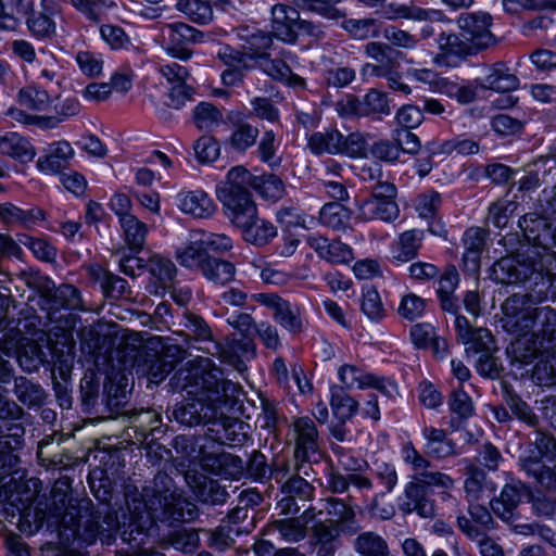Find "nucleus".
Wrapping results in <instances>:
<instances>
[{
    "mask_svg": "<svg viewBox=\"0 0 556 556\" xmlns=\"http://www.w3.org/2000/svg\"><path fill=\"white\" fill-rule=\"evenodd\" d=\"M201 467L213 475L235 477L241 472V459L229 453H203Z\"/></svg>",
    "mask_w": 556,
    "mask_h": 556,
    "instance_id": "obj_24",
    "label": "nucleus"
},
{
    "mask_svg": "<svg viewBox=\"0 0 556 556\" xmlns=\"http://www.w3.org/2000/svg\"><path fill=\"white\" fill-rule=\"evenodd\" d=\"M193 122L201 130H211L223 122V113L208 102H200L193 110Z\"/></svg>",
    "mask_w": 556,
    "mask_h": 556,
    "instance_id": "obj_50",
    "label": "nucleus"
},
{
    "mask_svg": "<svg viewBox=\"0 0 556 556\" xmlns=\"http://www.w3.org/2000/svg\"><path fill=\"white\" fill-rule=\"evenodd\" d=\"M164 542L176 551L189 554L199 547L200 538L197 530L181 527L169 532Z\"/></svg>",
    "mask_w": 556,
    "mask_h": 556,
    "instance_id": "obj_43",
    "label": "nucleus"
},
{
    "mask_svg": "<svg viewBox=\"0 0 556 556\" xmlns=\"http://www.w3.org/2000/svg\"><path fill=\"white\" fill-rule=\"evenodd\" d=\"M201 240L205 247L206 252L208 250L216 253H224L232 249V240L225 233H213L207 232L204 229H193L191 231V238Z\"/></svg>",
    "mask_w": 556,
    "mask_h": 556,
    "instance_id": "obj_55",
    "label": "nucleus"
},
{
    "mask_svg": "<svg viewBox=\"0 0 556 556\" xmlns=\"http://www.w3.org/2000/svg\"><path fill=\"white\" fill-rule=\"evenodd\" d=\"M17 102L22 108L43 111L50 103V96L46 90L36 86H26L18 91Z\"/></svg>",
    "mask_w": 556,
    "mask_h": 556,
    "instance_id": "obj_51",
    "label": "nucleus"
},
{
    "mask_svg": "<svg viewBox=\"0 0 556 556\" xmlns=\"http://www.w3.org/2000/svg\"><path fill=\"white\" fill-rule=\"evenodd\" d=\"M547 351L548 350L543 344H541V342L532 333L530 336L522 334L518 337L507 348V354L511 362L519 363L521 365L532 363L541 353Z\"/></svg>",
    "mask_w": 556,
    "mask_h": 556,
    "instance_id": "obj_25",
    "label": "nucleus"
},
{
    "mask_svg": "<svg viewBox=\"0 0 556 556\" xmlns=\"http://www.w3.org/2000/svg\"><path fill=\"white\" fill-rule=\"evenodd\" d=\"M201 271L210 281L217 285H226L233 280L236 268L235 265L228 261L211 256L208 261H206V264L203 265Z\"/></svg>",
    "mask_w": 556,
    "mask_h": 556,
    "instance_id": "obj_41",
    "label": "nucleus"
},
{
    "mask_svg": "<svg viewBox=\"0 0 556 556\" xmlns=\"http://www.w3.org/2000/svg\"><path fill=\"white\" fill-rule=\"evenodd\" d=\"M455 488V480L442 471L428 470L417 480H412L405 486L404 498L400 508L405 514L416 511L424 518H431L435 514L434 503L427 495V489L439 490L443 501L452 498L451 490Z\"/></svg>",
    "mask_w": 556,
    "mask_h": 556,
    "instance_id": "obj_4",
    "label": "nucleus"
},
{
    "mask_svg": "<svg viewBox=\"0 0 556 556\" xmlns=\"http://www.w3.org/2000/svg\"><path fill=\"white\" fill-rule=\"evenodd\" d=\"M55 10L43 1L39 9H31L26 17V26L29 33L39 40L52 38L56 33L54 21Z\"/></svg>",
    "mask_w": 556,
    "mask_h": 556,
    "instance_id": "obj_17",
    "label": "nucleus"
},
{
    "mask_svg": "<svg viewBox=\"0 0 556 556\" xmlns=\"http://www.w3.org/2000/svg\"><path fill=\"white\" fill-rule=\"evenodd\" d=\"M424 239V231L410 229L402 232L391 248L394 262L406 263L417 256Z\"/></svg>",
    "mask_w": 556,
    "mask_h": 556,
    "instance_id": "obj_27",
    "label": "nucleus"
},
{
    "mask_svg": "<svg viewBox=\"0 0 556 556\" xmlns=\"http://www.w3.org/2000/svg\"><path fill=\"white\" fill-rule=\"evenodd\" d=\"M147 268L161 285L163 290L174 281L176 275L175 264L161 255H153L147 263Z\"/></svg>",
    "mask_w": 556,
    "mask_h": 556,
    "instance_id": "obj_47",
    "label": "nucleus"
},
{
    "mask_svg": "<svg viewBox=\"0 0 556 556\" xmlns=\"http://www.w3.org/2000/svg\"><path fill=\"white\" fill-rule=\"evenodd\" d=\"M402 457L404 463L414 471L413 480H417L418 477H421V473H426L431 467V462L412 442H406L403 445Z\"/></svg>",
    "mask_w": 556,
    "mask_h": 556,
    "instance_id": "obj_58",
    "label": "nucleus"
},
{
    "mask_svg": "<svg viewBox=\"0 0 556 556\" xmlns=\"http://www.w3.org/2000/svg\"><path fill=\"white\" fill-rule=\"evenodd\" d=\"M252 187L262 198L274 202L282 199L286 194L283 181L274 174L254 177Z\"/></svg>",
    "mask_w": 556,
    "mask_h": 556,
    "instance_id": "obj_44",
    "label": "nucleus"
},
{
    "mask_svg": "<svg viewBox=\"0 0 556 556\" xmlns=\"http://www.w3.org/2000/svg\"><path fill=\"white\" fill-rule=\"evenodd\" d=\"M519 227L532 245L516 255L500 258L493 265L496 281L504 285L551 281L556 277V252L548 247L554 244L551 223L536 213H528L520 218Z\"/></svg>",
    "mask_w": 556,
    "mask_h": 556,
    "instance_id": "obj_3",
    "label": "nucleus"
},
{
    "mask_svg": "<svg viewBox=\"0 0 556 556\" xmlns=\"http://www.w3.org/2000/svg\"><path fill=\"white\" fill-rule=\"evenodd\" d=\"M343 135L337 129L315 132L309 137L308 147L315 154L342 152Z\"/></svg>",
    "mask_w": 556,
    "mask_h": 556,
    "instance_id": "obj_40",
    "label": "nucleus"
},
{
    "mask_svg": "<svg viewBox=\"0 0 556 556\" xmlns=\"http://www.w3.org/2000/svg\"><path fill=\"white\" fill-rule=\"evenodd\" d=\"M186 336V341L190 345V340L194 341H212L213 332L204 318L198 314L186 311L180 323Z\"/></svg>",
    "mask_w": 556,
    "mask_h": 556,
    "instance_id": "obj_37",
    "label": "nucleus"
},
{
    "mask_svg": "<svg viewBox=\"0 0 556 556\" xmlns=\"http://www.w3.org/2000/svg\"><path fill=\"white\" fill-rule=\"evenodd\" d=\"M177 200L180 211L195 218H210L216 211L214 201L203 190L182 191Z\"/></svg>",
    "mask_w": 556,
    "mask_h": 556,
    "instance_id": "obj_22",
    "label": "nucleus"
},
{
    "mask_svg": "<svg viewBox=\"0 0 556 556\" xmlns=\"http://www.w3.org/2000/svg\"><path fill=\"white\" fill-rule=\"evenodd\" d=\"M421 434L425 439V453L429 457L444 459L458 455L455 443L448 439L444 429L426 426Z\"/></svg>",
    "mask_w": 556,
    "mask_h": 556,
    "instance_id": "obj_19",
    "label": "nucleus"
},
{
    "mask_svg": "<svg viewBox=\"0 0 556 556\" xmlns=\"http://www.w3.org/2000/svg\"><path fill=\"white\" fill-rule=\"evenodd\" d=\"M330 393V406L334 416L342 421L351 419L358 409V402L340 386H332Z\"/></svg>",
    "mask_w": 556,
    "mask_h": 556,
    "instance_id": "obj_38",
    "label": "nucleus"
},
{
    "mask_svg": "<svg viewBox=\"0 0 556 556\" xmlns=\"http://www.w3.org/2000/svg\"><path fill=\"white\" fill-rule=\"evenodd\" d=\"M532 334L547 350L556 345V309L551 306L536 307V329Z\"/></svg>",
    "mask_w": 556,
    "mask_h": 556,
    "instance_id": "obj_32",
    "label": "nucleus"
},
{
    "mask_svg": "<svg viewBox=\"0 0 556 556\" xmlns=\"http://www.w3.org/2000/svg\"><path fill=\"white\" fill-rule=\"evenodd\" d=\"M23 277L25 283L40 295V305L46 303V300L49 299L56 288L55 283L49 277L38 271H25L23 273Z\"/></svg>",
    "mask_w": 556,
    "mask_h": 556,
    "instance_id": "obj_63",
    "label": "nucleus"
},
{
    "mask_svg": "<svg viewBox=\"0 0 556 556\" xmlns=\"http://www.w3.org/2000/svg\"><path fill=\"white\" fill-rule=\"evenodd\" d=\"M243 239L254 245H265L277 236L276 227L256 217L249 226L241 229Z\"/></svg>",
    "mask_w": 556,
    "mask_h": 556,
    "instance_id": "obj_42",
    "label": "nucleus"
},
{
    "mask_svg": "<svg viewBox=\"0 0 556 556\" xmlns=\"http://www.w3.org/2000/svg\"><path fill=\"white\" fill-rule=\"evenodd\" d=\"M326 515L328 526H331L345 535H354L361 529L354 509L343 501L330 497L320 500L316 515Z\"/></svg>",
    "mask_w": 556,
    "mask_h": 556,
    "instance_id": "obj_12",
    "label": "nucleus"
},
{
    "mask_svg": "<svg viewBox=\"0 0 556 556\" xmlns=\"http://www.w3.org/2000/svg\"><path fill=\"white\" fill-rule=\"evenodd\" d=\"M359 215L363 219L394 220L399 216V206L394 200L383 198H370L359 205Z\"/></svg>",
    "mask_w": 556,
    "mask_h": 556,
    "instance_id": "obj_28",
    "label": "nucleus"
},
{
    "mask_svg": "<svg viewBox=\"0 0 556 556\" xmlns=\"http://www.w3.org/2000/svg\"><path fill=\"white\" fill-rule=\"evenodd\" d=\"M361 309L374 321H379L386 316L380 294L375 288L368 287L363 290Z\"/></svg>",
    "mask_w": 556,
    "mask_h": 556,
    "instance_id": "obj_56",
    "label": "nucleus"
},
{
    "mask_svg": "<svg viewBox=\"0 0 556 556\" xmlns=\"http://www.w3.org/2000/svg\"><path fill=\"white\" fill-rule=\"evenodd\" d=\"M0 151L22 162L31 161L35 156V149L15 131L0 130Z\"/></svg>",
    "mask_w": 556,
    "mask_h": 556,
    "instance_id": "obj_30",
    "label": "nucleus"
},
{
    "mask_svg": "<svg viewBox=\"0 0 556 556\" xmlns=\"http://www.w3.org/2000/svg\"><path fill=\"white\" fill-rule=\"evenodd\" d=\"M299 11L287 4H276L271 9V29L274 35L288 43L296 39Z\"/></svg>",
    "mask_w": 556,
    "mask_h": 556,
    "instance_id": "obj_16",
    "label": "nucleus"
},
{
    "mask_svg": "<svg viewBox=\"0 0 556 556\" xmlns=\"http://www.w3.org/2000/svg\"><path fill=\"white\" fill-rule=\"evenodd\" d=\"M426 308L427 301L424 298L409 292L402 296L397 306V314L405 320L414 321L424 315Z\"/></svg>",
    "mask_w": 556,
    "mask_h": 556,
    "instance_id": "obj_53",
    "label": "nucleus"
},
{
    "mask_svg": "<svg viewBox=\"0 0 556 556\" xmlns=\"http://www.w3.org/2000/svg\"><path fill=\"white\" fill-rule=\"evenodd\" d=\"M213 350L206 349L212 355H216L223 363L232 366L238 371L247 369V362L251 361L256 355V346L253 340L244 339H229L227 338L224 343L213 342Z\"/></svg>",
    "mask_w": 556,
    "mask_h": 556,
    "instance_id": "obj_11",
    "label": "nucleus"
},
{
    "mask_svg": "<svg viewBox=\"0 0 556 556\" xmlns=\"http://www.w3.org/2000/svg\"><path fill=\"white\" fill-rule=\"evenodd\" d=\"M125 498L128 514H123L122 521L109 506L96 507L89 498L70 504L60 522V535L66 542L80 541L90 545L99 539L110 545L116 531L121 530L123 541L139 548L159 510L178 521L191 520L195 515V506L177 493L172 478L165 472L155 475L142 493L127 488Z\"/></svg>",
    "mask_w": 556,
    "mask_h": 556,
    "instance_id": "obj_1",
    "label": "nucleus"
},
{
    "mask_svg": "<svg viewBox=\"0 0 556 556\" xmlns=\"http://www.w3.org/2000/svg\"><path fill=\"white\" fill-rule=\"evenodd\" d=\"M492 23V16L486 12L462 13L457 18L460 36L470 43L473 51L496 45V38L491 31Z\"/></svg>",
    "mask_w": 556,
    "mask_h": 556,
    "instance_id": "obj_6",
    "label": "nucleus"
},
{
    "mask_svg": "<svg viewBox=\"0 0 556 556\" xmlns=\"http://www.w3.org/2000/svg\"><path fill=\"white\" fill-rule=\"evenodd\" d=\"M534 451L531 455L520 458L522 470L532 477L545 490L556 489V465L553 467L543 464L540 457L553 458L556 455V439L544 432H536Z\"/></svg>",
    "mask_w": 556,
    "mask_h": 556,
    "instance_id": "obj_5",
    "label": "nucleus"
},
{
    "mask_svg": "<svg viewBox=\"0 0 556 556\" xmlns=\"http://www.w3.org/2000/svg\"><path fill=\"white\" fill-rule=\"evenodd\" d=\"M518 204L515 201L507 199L498 200L490 206L488 218L496 228H504L507 226Z\"/></svg>",
    "mask_w": 556,
    "mask_h": 556,
    "instance_id": "obj_64",
    "label": "nucleus"
},
{
    "mask_svg": "<svg viewBox=\"0 0 556 556\" xmlns=\"http://www.w3.org/2000/svg\"><path fill=\"white\" fill-rule=\"evenodd\" d=\"M249 530L245 527H232L230 525L222 523L214 529L205 530L207 535V546L216 552H224L231 548L236 543V536L247 533Z\"/></svg>",
    "mask_w": 556,
    "mask_h": 556,
    "instance_id": "obj_33",
    "label": "nucleus"
},
{
    "mask_svg": "<svg viewBox=\"0 0 556 556\" xmlns=\"http://www.w3.org/2000/svg\"><path fill=\"white\" fill-rule=\"evenodd\" d=\"M119 225L123 229L128 248L132 251L139 252L146 243L148 226L135 215L122 217Z\"/></svg>",
    "mask_w": 556,
    "mask_h": 556,
    "instance_id": "obj_39",
    "label": "nucleus"
},
{
    "mask_svg": "<svg viewBox=\"0 0 556 556\" xmlns=\"http://www.w3.org/2000/svg\"><path fill=\"white\" fill-rule=\"evenodd\" d=\"M307 244L319 255L330 263H349L354 258L353 250L340 240H332L321 236H309Z\"/></svg>",
    "mask_w": 556,
    "mask_h": 556,
    "instance_id": "obj_18",
    "label": "nucleus"
},
{
    "mask_svg": "<svg viewBox=\"0 0 556 556\" xmlns=\"http://www.w3.org/2000/svg\"><path fill=\"white\" fill-rule=\"evenodd\" d=\"M218 199L223 202L230 222L240 229L249 226L257 217L256 204L250 192L235 194L227 191Z\"/></svg>",
    "mask_w": 556,
    "mask_h": 556,
    "instance_id": "obj_14",
    "label": "nucleus"
},
{
    "mask_svg": "<svg viewBox=\"0 0 556 556\" xmlns=\"http://www.w3.org/2000/svg\"><path fill=\"white\" fill-rule=\"evenodd\" d=\"M23 277L25 283L40 295V305L46 303V300L49 299L56 288L55 283L49 277L38 271H25L23 273Z\"/></svg>",
    "mask_w": 556,
    "mask_h": 556,
    "instance_id": "obj_62",
    "label": "nucleus"
},
{
    "mask_svg": "<svg viewBox=\"0 0 556 556\" xmlns=\"http://www.w3.org/2000/svg\"><path fill=\"white\" fill-rule=\"evenodd\" d=\"M73 155L74 150L67 141H58L50 146L49 153L46 156L38 159L37 166L42 172L56 173Z\"/></svg>",
    "mask_w": 556,
    "mask_h": 556,
    "instance_id": "obj_35",
    "label": "nucleus"
},
{
    "mask_svg": "<svg viewBox=\"0 0 556 556\" xmlns=\"http://www.w3.org/2000/svg\"><path fill=\"white\" fill-rule=\"evenodd\" d=\"M465 253L463 256L464 264L467 269L477 271L480 264V253L483 250L485 235L484 231L478 227L469 228L464 233Z\"/></svg>",
    "mask_w": 556,
    "mask_h": 556,
    "instance_id": "obj_34",
    "label": "nucleus"
},
{
    "mask_svg": "<svg viewBox=\"0 0 556 556\" xmlns=\"http://www.w3.org/2000/svg\"><path fill=\"white\" fill-rule=\"evenodd\" d=\"M342 532L328 526L326 522H318L313 528V546L317 556H334L340 546L339 536Z\"/></svg>",
    "mask_w": 556,
    "mask_h": 556,
    "instance_id": "obj_31",
    "label": "nucleus"
},
{
    "mask_svg": "<svg viewBox=\"0 0 556 556\" xmlns=\"http://www.w3.org/2000/svg\"><path fill=\"white\" fill-rule=\"evenodd\" d=\"M351 212L339 202L325 204L319 213L320 222L332 229L340 230L346 227Z\"/></svg>",
    "mask_w": 556,
    "mask_h": 556,
    "instance_id": "obj_46",
    "label": "nucleus"
},
{
    "mask_svg": "<svg viewBox=\"0 0 556 556\" xmlns=\"http://www.w3.org/2000/svg\"><path fill=\"white\" fill-rule=\"evenodd\" d=\"M438 45L443 53L459 58L467 56L473 52L470 43L454 33H441L438 37Z\"/></svg>",
    "mask_w": 556,
    "mask_h": 556,
    "instance_id": "obj_52",
    "label": "nucleus"
},
{
    "mask_svg": "<svg viewBox=\"0 0 556 556\" xmlns=\"http://www.w3.org/2000/svg\"><path fill=\"white\" fill-rule=\"evenodd\" d=\"M338 378L342 383L341 388L344 390L376 389L387 395H391V390H394V386L383 377L367 372L363 368L352 364H343L340 366L338 369Z\"/></svg>",
    "mask_w": 556,
    "mask_h": 556,
    "instance_id": "obj_13",
    "label": "nucleus"
},
{
    "mask_svg": "<svg viewBox=\"0 0 556 556\" xmlns=\"http://www.w3.org/2000/svg\"><path fill=\"white\" fill-rule=\"evenodd\" d=\"M46 357L41 346L36 342H28L23 345L18 353L20 366L28 372L37 370Z\"/></svg>",
    "mask_w": 556,
    "mask_h": 556,
    "instance_id": "obj_59",
    "label": "nucleus"
},
{
    "mask_svg": "<svg viewBox=\"0 0 556 556\" xmlns=\"http://www.w3.org/2000/svg\"><path fill=\"white\" fill-rule=\"evenodd\" d=\"M252 176L250 172L243 166H235L227 174L226 182L217 188V195L227 193V191H232L236 193L249 192L247 189V185H252Z\"/></svg>",
    "mask_w": 556,
    "mask_h": 556,
    "instance_id": "obj_49",
    "label": "nucleus"
},
{
    "mask_svg": "<svg viewBox=\"0 0 556 556\" xmlns=\"http://www.w3.org/2000/svg\"><path fill=\"white\" fill-rule=\"evenodd\" d=\"M186 351L177 345H168L163 354H149L136 361L135 369L139 376L147 377L152 383H160L172 372L177 362L185 358Z\"/></svg>",
    "mask_w": 556,
    "mask_h": 556,
    "instance_id": "obj_9",
    "label": "nucleus"
},
{
    "mask_svg": "<svg viewBox=\"0 0 556 556\" xmlns=\"http://www.w3.org/2000/svg\"><path fill=\"white\" fill-rule=\"evenodd\" d=\"M391 47L378 41H370L365 46V53L368 58L375 60L377 64L367 63L363 66L362 75L364 77L388 76L392 68L390 59Z\"/></svg>",
    "mask_w": 556,
    "mask_h": 556,
    "instance_id": "obj_23",
    "label": "nucleus"
},
{
    "mask_svg": "<svg viewBox=\"0 0 556 556\" xmlns=\"http://www.w3.org/2000/svg\"><path fill=\"white\" fill-rule=\"evenodd\" d=\"M253 300L273 312L274 320L283 329L300 333L303 321L298 307L277 293L262 292L253 294Z\"/></svg>",
    "mask_w": 556,
    "mask_h": 556,
    "instance_id": "obj_10",
    "label": "nucleus"
},
{
    "mask_svg": "<svg viewBox=\"0 0 556 556\" xmlns=\"http://www.w3.org/2000/svg\"><path fill=\"white\" fill-rule=\"evenodd\" d=\"M14 393L21 403L29 407L40 405L46 397L45 390L41 386L25 377L15 378Z\"/></svg>",
    "mask_w": 556,
    "mask_h": 556,
    "instance_id": "obj_45",
    "label": "nucleus"
},
{
    "mask_svg": "<svg viewBox=\"0 0 556 556\" xmlns=\"http://www.w3.org/2000/svg\"><path fill=\"white\" fill-rule=\"evenodd\" d=\"M316 517V507L306 508L300 517H291L275 520L271 523L274 531H277L282 540L290 543L302 541L306 536L308 521Z\"/></svg>",
    "mask_w": 556,
    "mask_h": 556,
    "instance_id": "obj_21",
    "label": "nucleus"
},
{
    "mask_svg": "<svg viewBox=\"0 0 556 556\" xmlns=\"http://www.w3.org/2000/svg\"><path fill=\"white\" fill-rule=\"evenodd\" d=\"M463 488L467 502H479L485 493H494L496 485L488 480L486 473L482 468L469 463L465 466Z\"/></svg>",
    "mask_w": 556,
    "mask_h": 556,
    "instance_id": "obj_20",
    "label": "nucleus"
},
{
    "mask_svg": "<svg viewBox=\"0 0 556 556\" xmlns=\"http://www.w3.org/2000/svg\"><path fill=\"white\" fill-rule=\"evenodd\" d=\"M481 85L497 92H510L518 88L519 79L504 63H496L489 68Z\"/></svg>",
    "mask_w": 556,
    "mask_h": 556,
    "instance_id": "obj_29",
    "label": "nucleus"
},
{
    "mask_svg": "<svg viewBox=\"0 0 556 556\" xmlns=\"http://www.w3.org/2000/svg\"><path fill=\"white\" fill-rule=\"evenodd\" d=\"M191 369L179 370L174 379L186 382L179 384L187 392V399L175 405L173 417L181 425L193 427L215 422L225 416L237 389L230 380L223 378V371L210 358H198L189 363Z\"/></svg>",
    "mask_w": 556,
    "mask_h": 556,
    "instance_id": "obj_2",
    "label": "nucleus"
},
{
    "mask_svg": "<svg viewBox=\"0 0 556 556\" xmlns=\"http://www.w3.org/2000/svg\"><path fill=\"white\" fill-rule=\"evenodd\" d=\"M467 354H482L494 351V340L491 332L485 328H477L468 338L463 341Z\"/></svg>",
    "mask_w": 556,
    "mask_h": 556,
    "instance_id": "obj_60",
    "label": "nucleus"
},
{
    "mask_svg": "<svg viewBox=\"0 0 556 556\" xmlns=\"http://www.w3.org/2000/svg\"><path fill=\"white\" fill-rule=\"evenodd\" d=\"M273 48V38L269 34L257 30L248 37L245 49V55L261 60L265 56H269V50Z\"/></svg>",
    "mask_w": 556,
    "mask_h": 556,
    "instance_id": "obj_54",
    "label": "nucleus"
},
{
    "mask_svg": "<svg viewBox=\"0 0 556 556\" xmlns=\"http://www.w3.org/2000/svg\"><path fill=\"white\" fill-rule=\"evenodd\" d=\"M525 485L521 482L506 483L500 496L491 500L490 505L493 513L503 520H509L514 516L521 500V491Z\"/></svg>",
    "mask_w": 556,
    "mask_h": 556,
    "instance_id": "obj_26",
    "label": "nucleus"
},
{
    "mask_svg": "<svg viewBox=\"0 0 556 556\" xmlns=\"http://www.w3.org/2000/svg\"><path fill=\"white\" fill-rule=\"evenodd\" d=\"M294 440L295 470L300 472L304 463H311L320 454L319 435L315 422L309 417H298L292 422Z\"/></svg>",
    "mask_w": 556,
    "mask_h": 556,
    "instance_id": "obj_7",
    "label": "nucleus"
},
{
    "mask_svg": "<svg viewBox=\"0 0 556 556\" xmlns=\"http://www.w3.org/2000/svg\"><path fill=\"white\" fill-rule=\"evenodd\" d=\"M41 308L47 311L48 318L52 321L53 313L63 308L84 311L85 306L80 291L72 285L63 283L54 289L46 303L41 304Z\"/></svg>",
    "mask_w": 556,
    "mask_h": 556,
    "instance_id": "obj_15",
    "label": "nucleus"
},
{
    "mask_svg": "<svg viewBox=\"0 0 556 556\" xmlns=\"http://www.w3.org/2000/svg\"><path fill=\"white\" fill-rule=\"evenodd\" d=\"M176 9L198 24H206L213 20V10L207 1L178 0Z\"/></svg>",
    "mask_w": 556,
    "mask_h": 556,
    "instance_id": "obj_48",
    "label": "nucleus"
},
{
    "mask_svg": "<svg viewBox=\"0 0 556 556\" xmlns=\"http://www.w3.org/2000/svg\"><path fill=\"white\" fill-rule=\"evenodd\" d=\"M258 134L257 127L248 123H239L231 134L230 143L236 150L245 151L255 143Z\"/></svg>",
    "mask_w": 556,
    "mask_h": 556,
    "instance_id": "obj_61",
    "label": "nucleus"
},
{
    "mask_svg": "<svg viewBox=\"0 0 556 556\" xmlns=\"http://www.w3.org/2000/svg\"><path fill=\"white\" fill-rule=\"evenodd\" d=\"M197 484L194 493L203 503L216 504L224 501L225 491L214 480H210L203 476L199 479L194 477Z\"/></svg>",
    "mask_w": 556,
    "mask_h": 556,
    "instance_id": "obj_57",
    "label": "nucleus"
},
{
    "mask_svg": "<svg viewBox=\"0 0 556 556\" xmlns=\"http://www.w3.org/2000/svg\"><path fill=\"white\" fill-rule=\"evenodd\" d=\"M191 239L186 247L176 252V260L184 267L202 270L203 265L206 264L211 256L207 254L199 237Z\"/></svg>",
    "mask_w": 556,
    "mask_h": 556,
    "instance_id": "obj_36",
    "label": "nucleus"
},
{
    "mask_svg": "<svg viewBox=\"0 0 556 556\" xmlns=\"http://www.w3.org/2000/svg\"><path fill=\"white\" fill-rule=\"evenodd\" d=\"M161 39L167 54L187 61L191 58L192 51L186 48V45L203 41L204 34L188 24L177 22L161 28Z\"/></svg>",
    "mask_w": 556,
    "mask_h": 556,
    "instance_id": "obj_8",
    "label": "nucleus"
}]
</instances>
